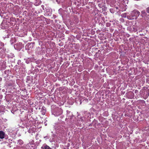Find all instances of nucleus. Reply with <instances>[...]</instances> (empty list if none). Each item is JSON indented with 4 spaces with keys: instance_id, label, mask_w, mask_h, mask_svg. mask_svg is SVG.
I'll use <instances>...</instances> for the list:
<instances>
[{
    "instance_id": "obj_7",
    "label": "nucleus",
    "mask_w": 149,
    "mask_h": 149,
    "mask_svg": "<svg viewBox=\"0 0 149 149\" xmlns=\"http://www.w3.org/2000/svg\"><path fill=\"white\" fill-rule=\"evenodd\" d=\"M63 112V111L61 109H57V111L54 113V115L55 116H58L62 114Z\"/></svg>"
},
{
    "instance_id": "obj_36",
    "label": "nucleus",
    "mask_w": 149,
    "mask_h": 149,
    "mask_svg": "<svg viewBox=\"0 0 149 149\" xmlns=\"http://www.w3.org/2000/svg\"><path fill=\"white\" fill-rule=\"evenodd\" d=\"M143 101H140V102H143Z\"/></svg>"
},
{
    "instance_id": "obj_25",
    "label": "nucleus",
    "mask_w": 149,
    "mask_h": 149,
    "mask_svg": "<svg viewBox=\"0 0 149 149\" xmlns=\"http://www.w3.org/2000/svg\"><path fill=\"white\" fill-rule=\"evenodd\" d=\"M146 10L147 12L149 13V7H148L146 9Z\"/></svg>"
},
{
    "instance_id": "obj_17",
    "label": "nucleus",
    "mask_w": 149,
    "mask_h": 149,
    "mask_svg": "<svg viewBox=\"0 0 149 149\" xmlns=\"http://www.w3.org/2000/svg\"><path fill=\"white\" fill-rule=\"evenodd\" d=\"M10 71L9 70H5L4 72V74H6V76H8V75L9 74Z\"/></svg>"
},
{
    "instance_id": "obj_35",
    "label": "nucleus",
    "mask_w": 149,
    "mask_h": 149,
    "mask_svg": "<svg viewBox=\"0 0 149 149\" xmlns=\"http://www.w3.org/2000/svg\"><path fill=\"white\" fill-rule=\"evenodd\" d=\"M46 11H47V12H48V10H46Z\"/></svg>"
},
{
    "instance_id": "obj_33",
    "label": "nucleus",
    "mask_w": 149,
    "mask_h": 149,
    "mask_svg": "<svg viewBox=\"0 0 149 149\" xmlns=\"http://www.w3.org/2000/svg\"><path fill=\"white\" fill-rule=\"evenodd\" d=\"M26 62L27 63H29V62L28 61H26Z\"/></svg>"
},
{
    "instance_id": "obj_10",
    "label": "nucleus",
    "mask_w": 149,
    "mask_h": 149,
    "mask_svg": "<svg viewBox=\"0 0 149 149\" xmlns=\"http://www.w3.org/2000/svg\"><path fill=\"white\" fill-rule=\"evenodd\" d=\"M40 149H51L48 146L45 144L42 145Z\"/></svg>"
},
{
    "instance_id": "obj_30",
    "label": "nucleus",
    "mask_w": 149,
    "mask_h": 149,
    "mask_svg": "<svg viewBox=\"0 0 149 149\" xmlns=\"http://www.w3.org/2000/svg\"><path fill=\"white\" fill-rule=\"evenodd\" d=\"M107 26H108L110 25V24L109 23H107Z\"/></svg>"
},
{
    "instance_id": "obj_6",
    "label": "nucleus",
    "mask_w": 149,
    "mask_h": 149,
    "mask_svg": "<svg viewBox=\"0 0 149 149\" xmlns=\"http://www.w3.org/2000/svg\"><path fill=\"white\" fill-rule=\"evenodd\" d=\"M6 62L3 61H0V70L4 69L6 67Z\"/></svg>"
},
{
    "instance_id": "obj_31",
    "label": "nucleus",
    "mask_w": 149,
    "mask_h": 149,
    "mask_svg": "<svg viewBox=\"0 0 149 149\" xmlns=\"http://www.w3.org/2000/svg\"><path fill=\"white\" fill-rule=\"evenodd\" d=\"M29 45V44H27L26 45V47H27V46H28Z\"/></svg>"
},
{
    "instance_id": "obj_3",
    "label": "nucleus",
    "mask_w": 149,
    "mask_h": 149,
    "mask_svg": "<svg viewBox=\"0 0 149 149\" xmlns=\"http://www.w3.org/2000/svg\"><path fill=\"white\" fill-rule=\"evenodd\" d=\"M84 116L83 117H81L80 119V121L81 122H80L81 124H84V122H87L90 120L91 117V115L90 113L88 112H86L84 113Z\"/></svg>"
},
{
    "instance_id": "obj_20",
    "label": "nucleus",
    "mask_w": 149,
    "mask_h": 149,
    "mask_svg": "<svg viewBox=\"0 0 149 149\" xmlns=\"http://www.w3.org/2000/svg\"><path fill=\"white\" fill-rule=\"evenodd\" d=\"M3 43L0 41V49H1V48H2L1 47H3Z\"/></svg>"
},
{
    "instance_id": "obj_28",
    "label": "nucleus",
    "mask_w": 149,
    "mask_h": 149,
    "mask_svg": "<svg viewBox=\"0 0 149 149\" xmlns=\"http://www.w3.org/2000/svg\"><path fill=\"white\" fill-rule=\"evenodd\" d=\"M141 13H142V14H145V12H143V11H142L141 12Z\"/></svg>"
},
{
    "instance_id": "obj_18",
    "label": "nucleus",
    "mask_w": 149,
    "mask_h": 149,
    "mask_svg": "<svg viewBox=\"0 0 149 149\" xmlns=\"http://www.w3.org/2000/svg\"><path fill=\"white\" fill-rule=\"evenodd\" d=\"M62 11H63V9L61 8H60L58 10V13L61 15H62Z\"/></svg>"
},
{
    "instance_id": "obj_12",
    "label": "nucleus",
    "mask_w": 149,
    "mask_h": 149,
    "mask_svg": "<svg viewBox=\"0 0 149 149\" xmlns=\"http://www.w3.org/2000/svg\"><path fill=\"white\" fill-rule=\"evenodd\" d=\"M15 81L12 80L10 81L8 83V85L9 86H12L15 84Z\"/></svg>"
},
{
    "instance_id": "obj_15",
    "label": "nucleus",
    "mask_w": 149,
    "mask_h": 149,
    "mask_svg": "<svg viewBox=\"0 0 149 149\" xmlns=\"http://www.w3.org/2000/svg\"><path fill=\"white\" fill-rule=\"evenodd\" d=\"M15 42V39L13 38H11L10 40V42L11 44H13Z\"/></svg>"
},
{
    "instance_id": "obj_8",
    "label": "nucleus",
    "mask_w": 149,
    "mask_h": 149,
    "mask_svg": "<svg viewBox=\"0 0 149 149\" xmlns=\"http://www.w3.org/2000/svg\"><path fill=\"white\" fill-rule=\"evenodd\" d=\"M6 134L2 131H0V139H3L5 137Z\"/></svg>"
},
{
    "instance_id": "obj_23",
    "label": "nucleus",
    "mask_w": 149,
    "mask_h": 149,
    "mask_svg": "<svg viewBox=\"0 0 149 149\" xmlns=\"http://www.w3.org/2000/svg\"><path fill=\"white\" fill-rule=\"evenodd\" d=\"M50 9H49V11H50V12L49 13L47 14V15H48V16H50L51 15L52 13H51V11H50Z\"/></svg>"
},
{
    "instance_id": "obj_4",
    "label": "nucleus",
    "mask_w": 149,
    "mask_h": 149,
    "mask_svg": "<svg viewBox=\"0 0 149 149\" xmlns=\"http://www.w3.org/2000/svg\"><path fill=\"white\" fill-rule=\"evenodd\" d=\"M24 47L23 45L21 42H19L17 43L14 46L15 48L17 50H20Z\"/></svg>"
},
{
    "instance_id": "obj_14",
    "label": "nucleus",
    "mask_w": 149,
    "mask_h": 149,
    "mask_svg": "<svg viewBox=\"0 0 149 149\" xmlns=\"http://www.w3.org/2000/svg\"><path fill=\"white\" fill-rule=\"evenodd\" d=\"M17 143L20 145H21L23 144V141L22 140L19 139L18 140Z\"/></svg>"
},
{
    "instance_id": "obj_1",
    "label": "nucleus",
    "mask_w": 149,
    "mask_h": 149,
    "mask_svg": "<svg viewBox=\"0 0 149 149\" xmlns=\"http://www.w3.org/2000/svg\"><path fill=\"white\" fill-rule=\"evenodd\" d=\"M56 133L59 136H64L66 135L68 128L62 125H56L54 126Z\"/></svg>"
},
{
    "instance_id": "obj_32",
    "label": "nucleus",
    "mask_w": 149,
    "mask_h": 149,
    "mask_svg": "<svg viewBox=\"0 0 149 149\" xmlns=\"http://www.w3.org/2000/svg\"><path fill=\"white\" fill-rule=\"evenodd\" d=\"M2 80V79L1 77H0V81H1Z\"/></svg>"
},
{
    "instance_id": "obj_24",
    "label": "nucleus",
    "mask_w": 149,
    "mask_h": 149,
    "mask_svg": "<svg viewBox=\"0 0 149 149\" xmlns=\"http://www.w3.org/2000/svg\"><path fill=\"white\" fill-rule=\"evenodd\" d=\"M56 17V16L55 15H53V17H52V19H54Z\"/></svg>"
},
{
    "instance_id": "obj_34",
    "label": "nucleus",
    "mask_w": 149,
    "mask_h": 149,
    "mask_svg": "<svg viewBox=\"0 0 149 149\" xmlns=\"http://www.w3.org/2000/svg\"><path fill=\"white\" fill-rule=\"evenodd\" d=\"M57 20H55V22H57Z\"/></svg>"
},
{
    "instance_id": "obj_9",
    "label": "nucleus",
    "mask_w": 149,
    "mask_h": 149,
    "mask_svg": "<svg viewBox=\"0 0 149 149\" xmlns=\"http://www.w3.org/2000/svg\"><path fill=\"white\" fill-rule=\"evenodd\" d=\"M67 116L68 117V118H69L70 119L71 118V117L72 116V113H71L70 111H67Z\"/></svg>"
},
{
    "instance_id": "obj_13",
    "label": "nucleus",
    "mask_w": 149,
    "mask_h": 149,
    "mask_svg": "<svg viewBox=\"0 0 149 149\" xmlns=\"http://www.w3.org/2000/svg\"><path fill=\"white\" fill-rule=\"evenodd\" d=\"M12 131H9V132H11L13 134H17V129H15V130L14 128H12Z\"/></svg>"
},
{
    "instance_id": "obj_27",
    "label": "nucleus",
    "mask_w": 149,
    "mask_h": 149,
    "mask_svg": "<svg viewBox=\"0 0 149 149\" xmlns=\"http://www.w3.org/2000/svg\"><path fill=\"white\" fill-rule=\"evenodd\" d=\"M20 62L21 61L20 60H18V61L17 63L19 64V63H20Z\"/></svg>"
},
{
    "instance_id": "obj_19",
    "label": "nucleus",
    "mask_w": 149,
    "mask_h": 149,
    "mask_svg": "<svg viewBox=\"0 0 149 149\" xmlns=\"http://www.w3.org/2000/svg\"><path fill=\"white\" fill-rule=\"evenodd\" d=\"M110 11L112 13H113L115 12V10L113 8H111V9H110Z\"/></svg>"
},
{
    "instance_id": "obj_22",
    "label": "nucleus",
    "mask_w": 149,
    "mask_h": 149,
    "mask_svg": "<svg viewBox=\"0 0 149 149\" xmlns=\"http://www.w3.org/2000/svg\"><path fill=\"white\" fill-rule=\"evenodd\" d=\"M121 16L122 17H126V15L125 13H124L122 14L121 15Z\"/></svg>"
},
{
    "instance_id": "obj_21",
    "label": "nucleus",
    "mask_w": 149,
    "mask_h": 149,
    "mask_svg": "<svg viewBox=\"0 0 149 149\" xmlns=\"http://www.w3.org/2000/svg\"><path fill=\"white\" fill-rule=\"evenodd\" d=\"M46 110H42L41 111L42 114V115H45V112Z\"/></svg>"
},
{
    "instance_id": "obj_26",
    "label": "nucleus",
    "mask_w": 149,
    "mask_h": 149,
    "mask_svg": "<svg viewBox=\"0 0 149 149\" xmlns=\"http://www.w3.org/2000/svg\"><path fill=\"white\" fill-rule=\"evenodd\" d=\"M44 138L46 139H48L49 138V137L47 136H46L44 137Z\"/></svg>"
},
{
    "instance_id": "obj_37",
    "label": "nucleus",
    "mask_w": 149,
    "mask_h": 149,
    "mask_svg": "<svg viewBox=\"0 0 149 149\" xmlns=\"http://www.w3.org/2000/svg\"><path fill=\"white\" fill-rule=\"evenodd\" d=\"M52 133H53V132H52Z\"/></svg>"
},
{
    "instance_id": "obj_16",
    "label": "nucleus",
    "mask_w": 149,
    "mask_h": 149,
    "mask_svg": "<svg viewBox=\"0 0 149 149\" xmlns=\"http://www.w3.org/2000/svg\"><path fill=\"white\" fill-rule=\"evenodd\" d=\"M25 121V123H26L29 121V119H28L27 116H25V118L23 120Z\"/></svg>"
},
{
    "instance_id": "obj_29",
    "label": "nucleus",
    "mask_w": 149,
    "mask_h": 149,
    "mask_svg": "<svg viewBox=\"0 0 149 149\" xmlns=\"http://www.w3.org/2000/svg\"><path fill=\"white\" fill-rule=\"evenodd\" d=\"M42 110H45V107H42Z\"/></svg>"
},
{
    "instance_id": "obj_11",
    "label": "nucleus",
    "mask_w": 149,
    "mask_h": 149,
    "mask_svg": "<svg viewBox=\"0 0 149 149\" xmlns=\"http://www.w3.org/2000/svg\"><path fill=\"white\" fill-rule=\"evenodd\" d=\"M29 144H27L26 146V148H25V146H23L22 148V149H32V146H30Z\"/></svg>"
},
{
    "instance_id": "obj_2",
    "label": "nucleus",
    "mask_w": 149,
    "mask_h": 149,
    "mask_svg": "<svg viewBox=\"0 0 149 149\" xmlns=\"http://www.w3.org/2000/svg\"><path fill=\"white\" fill-rule=\"evenodd\" d=\"M139 15V11L136 10H134L130 13L129 15L127 16V17L130 20L136 19Z\"/></svg>"
},
{
    "instance_id": "obj_5",
    "label": "nucleus",
    "mask_w": 149,
    "mask_h": 149,
    "mask_svg": "<svg viewBox=\"0 0 149 149\" xmlns=\"http://www.w3.org/2000/svg\"><path fill=\"white\" fill-rule=\"evenodd\" d=\"M6 49L3 48L0 49V58H3L5 56Z\"/></svg>"
}]
</instances>
